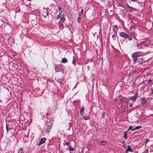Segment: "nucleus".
Wrapping results in <instances>:
<instances>
[{"label":"nucleus","mask_w":153,"mask_h":153,"mask_svg":"<svg viewBox=\"0 0 153 153\" xmlns=\"http://www.w3.org/2000/svg\"><path fill=\"white\" fill-rule=\"evenodd\" d=\"M110 12H111V13H113V12L112 10H110Z\"/></svg>","instance_id":"nucleus-34"},{"label":"nucleus","mask_w":153,"mask_h":153,"mask_svg":"<svg viewBox=\"0 0 153 153\" xmlns=\"http://www.w3.org/2000/svg\"><path fill=\"white\" fill-rule=\"evenodd\" d=\"M45 138H42L39 142L38 145L40 146L41 144L44 143L45 141Z\"/></svg>","instance_id":"nucleus-7"},{"label":"nucleus","mask_w":153,"mask_h":153,"mask_svg":"<svg viewBox=\"0 0 153 153\" xmlns=\"http://www.w3.org/2000/svg\"><path fill=\"white\" fill-rule=\"evenodd\" d=\"M127 38L128 39V40L129 41H131L132 39V38L129 36V35L128 38Z\"/></svg>","instance_id":"nucleus-25"},{"label":"nucleus","mask_w":153,"mask_h":153,"mask_svg":"<svg viewBox=\"0 0 153 153\" xmlns=\"http://www.w3.org/2000/svg\"><path fill=\"white\" fill-rule=\"evenodd\" d=\"M123 143H124V141L123 142Z\"/></svg>","instance_id":"nucleus-41"},{"label":"nucleus","mask_w":153,"mask_h":153,"mask_svg":"<svg viewBox=\"0 0 153 153\" xmlns=\"http://www.w3.org/2000/svg\"><path fill=\"white\" fill-rule=\"evenodd\" d=\"M61 15L60 13V15H58L57 16V19H59V18H61Z\"/></svg>","instance_id":"nucleus-22"},{"label":"nucleus","mask_w":153,"mask_h":153,"mask_svg":"<svg viewBox=\"0 0 153 153\" xmlns=\"http://www.w3.org/2000/svg\"><path fill=\"white\" fill-rule=\"evenodd\" d=\"M56 71H57V69L56 68Z\"/></svg>","instance_id":"nucleus-39"},{"label":"nucleus","mask_w":153,"mask_h":153,"mask_svg":"<svg viewBox=\"0 0 153 153\" xmlns=\"http://www.w3.org/2000/svg\"><path fill=\"white\" fill-rule=\"evenodd\" d=\"M83 10H81V12L80 13H79L78 15H79V16L80 17V16H81V14H82V13H83Z\"/></svg>","instance_id":"nucleus-20"},{"label":"nucleus","mask_w":153,"mask_h":153,"mask_svg":"<svg viewBox=\"0 0 153 153\" xmlns=\"http://www.w3.org/2000/svg\"><path fill=\"white\" fill-rule=\"evenodd\" d=\"M127 148L125 152L126 153H127L128 151L133 152V150L131 148L130 146H127Z\"/></svg>","instance_id":"nucleus-6"},{"label":"nucleus","mask_w":153,"mask_h":153,"mask_svg":"<svg viewBox=\"0 0 153 153\" xmlns=\"http://www.w3.org/2000/svg\"><path fill=\"white\" fill-rule=\"evenodd\" d=\"M68 60L67 59L65 58H64L62 59V63H65L67 62Z\"/></svg>","instance_id":"nucleus-11"},{"label":"nucleus","mask_w":153,"mask_h":153,"mask_svg":"<svg viewBox=\"0 0 153 153\" xmlns=\"http://www.w3.org/2000/svg\"><path fill=\"white\" fill-rule=\"evenodd\" d=\"M62 23H61V22H60L59 25V28L61 30L63 28V24H62Z\"/></svg>","instance_id":"nucleus-12"},{"label":"nucleus","mask_w":153,"mask_h":153,"mask_svg":"<svg viewBox=\"0 0 153 153\" xmlns=\"http://www.w3.org/2000/svg\"><path fill=\"white\" fill-rule=\"evenodd\" d=\"M132 126H129V128H128V131L129 130L132 129Z\"/></svg>","instance_id":"nucleus-23"},{"label":"nucleus","mask_w":153,"mask_h":153,"mask_svg":"<svg viewBox=\"0 0 153 153\" xmlns=\"http://www.w3.org/2000/svg\"><path fill=\"white\" fill-rule=\"evenodd\" d=\"M151 94H153V88L151 89Z\"/></svg>","instance_id":"nucleus-27"},{"label":"nucleus","mask_w":153,"mask_h":153,"mask_svg":"<svg viewBox=\"0 0 153 153\" xmlns=\"http://www.w3.org/2000/svg\"><path fill=\"white\" fill-rule=\"evenodd\" d=\"M133 105V103H131L129 104V106L130 107H131Z\"/></svg>","instance_id":"nucleus-28"},{"label":"nucleus","mask_w":153,"mask_h":153,"mask_svg":"<svg viewBox=\"0 0 153 153\" xmlns=\"http://www.w3.org/2000/svg\"><path fill=\"white\" fill-rule=\"evenodd\" d=\"M114 36H115L114 35H112V38H114Z\"/></svg>","instance_id":"nucleus-32"},{"label":"nucleus","mask_w":153,"mask_h":153,"mask_svg":"<svg viewBox=\"0 0 153 153\" xmlns=\"http://www.w3.org/2000/svg\"><path fill=\"white\" fill-rule=\"evenodd\" d=\"M59 10H60V9H61V8H60V7H59Z\"/></svg>","instance_id":"nucleus-37"},{"label":"nucleus","mask_w":153,"mask_h":153,"mask_svg":"<svg viewBox=\"0 0 153 153\" xmlns=\"http://www.w3.org/2000/svg\"><path fill=\"white\" fill-rule=\"evenodd\" d=\"M149 139H146V141H145V143H145V145H146V144H147V143L149 141Z\"/></svg>","instance_id":"nucleus-21"},{"label":"nucleus","mask_w":153,"mask_h":153,"mask_svg":"<svg viewBox=\"0 0 153 153\" xmlns=\"http://www.w3.org/2000/svg\"><path fill=\"white\" fill-rule=\"evenodd\" d=\"M103 142H104V141H102L101 143V144H100V145H103V144L102 143H103Z\"/></svg>","instance_id":"nucleus-30"},{"label":"nucleus","mask_w":153,"mask_h":153,"mask_svg":"<svg viewBox=\"0 0 153 153\" xmlns=\"http://www.w3.org/2000/svg\"><path fill=\"white\" fill-rule=\"evenodd\" d=\"M143 59L142 58H139L137 60V62L139 64H142L143 63Z\"/></svg>","instance_id":"nucleus-10"},{"label":"nucleus","mask_w":153,"mask_h":153,"mask_svg":"<svg viewBox=\"0 0 153 153\" xmlns=\"http://www.w3.org/2000/svg\"><path fill=\"white\" fill-rule=\"evenodd\" d=\"M84 111V108L82 107L80 110V113L82 117L85 120H88L89 119V116L88 115L87 116H84L83 113V111Z\"/></svg>","instance_id":"nucleus-2"},{"label":"nucleus","mask_w":153,"mask_h":153,"mask_svg":"<svg viewBox=\"0 0 153 153\" xmlns=\"http://www.w3.org/2000/svg\"><path fill=\"white\" fill-rule=\"evenodd\" d=\"M152 81V80L151 79L146 80V82L147 83L149 84H151Z\"/></svg>","instance_id":"nucleus-14"},{"label":"nucleus","mask_w":153,"mask_h":153,"mask_svg":"<svg viewBox=\"0 0 153 153\" xmlns=\"http://www.w3.org/2000/svg\"><path fill=\"white\" fill-rule=\"evenodd\" d=\"M65 19V16L63 14L62 17H61L60 22L61 23H63Z\"/></svg>","instance_id":"nucleus-9"},{"label":"nucleus","mask_w":153,"mask_h":153,"mask_svg":"<svg viewBox=\"0 0 153 153\" xmlns=\"http://www.w3.org/2000/svg\"><path fill=\"white\" fill-rule=\"evenodd\" d=\"M127 131H125L124 132V137L126 139L127 138Z\"/></svg>","instance_id":"nucleus-15"},{"label":"nucleus","mask_w":153,"mask_h":153,"mask_svg":"<svg viewBox=\"0 0 153 153\" xmlns=\"http://www.w3.org/2000/svg\"><path fill=\"white\" fill-rule=\"evenodd\" d=\"M101 26H102V25L101 24V25H100L101 27Z\"/></svg>","instance_id":"nucleus-40"},{"label":"nucleus","mask_w":153,"mask_h":153,"mask_svg":"<svg viewBox=\"0 0 153 153\" xmlns=\"http://www.w3.org/2000/svg\"><path fill=\"white\" fill-rule=\"evenodd\" d=\"M138 94L137 93H136L134 95V96L131 97H130L129 100H130L133 101V102H134L136 100Z\"/></svg>","instance_id":"nucleus-5"},{"label":"nucleus","mask_w":153,"mask_h":153,"mask_svg":"<svg viewBox=\"0 0 153 153\" xmlns=\"http://www.w3.org/2000/svg\"><path fill=\"white\" fill-rule=\"evenodd\" d=\"M136 129H135V128H133L132 129V131H134L135 130H136Z\"/></svg>","instance_id":"nucleus-31"},{"label":"nucleus","mask_w":153,"mask_h":153,"mask_svg":"<svg viewBox=\"0 0 153 153\" xmlns=\"http://www.w3.org/2000/svg\"><path fill=\"white\" fill-rule=\"evenodd\" d=\"M6 130H7V132H8V128L7 125H6Z\"/></svg>","instance_id":"nucleus-29"},{"label":"nucleus","mask_w":153,"mask_h":153,"mask_svg":"<svg viewBox=\"0 0 153 153\" xmlns=\"http://www.w3.org/2000/svg\"><path fill=\"white\" fill-rule=\"evenodd\" d=\"M49 14H48V12H46V15H47V16H48V15Z\"/></svg>","instance_id":"nucleus-33"},{"label":"nucleus","mask_w":153,"mask_h":153,"mask_svg":"<svg viewBox=\"0 0 153 153\" xmlns=\"http://www.w3.org/2000/svg\"><path fill=\"white\" fill-rule=\"evenodd\" d=\"M65 143L68 146L69 145V142H68V141L66 142H65Z\"/></svg>","instance_id":"nucleus-26"},{"label":"nucleus","mask_w":153,"mask_h":153,"mask_svg":"<svg viewBox=\"0 0 153 153\" xmlns=\"http://www.w3.org/2000/svg\"><path fill=\"white\" fill-rule=\"evenodd\" d=\"M141 104L143 106L146 103V100L144 98L140 99Z\"/></svg>","instance_id":"nucleus-8"},{"label":"nucleus","mask_w":153,"mask_h":153,"mask_svg":"<svg viewBox=\"0 0 153 153\" xmlns=\"http://www.w3.org/2000/svg\"><path fill=\"white\" fill-rule=\"evenodd\" d=\"M105 115V112L103 113H102V115L101 117V118H103L104 117Z\"/></svg>","instance_id":"nucleus-19"},{"label":"nucleus","mask_w":153,"mask_h":153,"mask_svg":"<svg viewBox=\"0 0 153 153\" xmlns=\"http://www.w3.org/2000/svg\"><path fill=\"white\" fill-rule=\"evenodd\" d=\"M152 28V27H149V29H151Z\"/></svg>","instance_id":"nucleus-36"},{"label":"nucleus","mask_w":153,"mask_h":153,"mask_svg":"<svg viewBox=\"0 0 153 153\" xmlns=\"http://www.w3.org/2000/svg\"><path fill=\"white\" fill-rule=\"evenodd\" d=\"M52 125L51 123H47L46 124L45 126V129H46V131L48 132H49L50 130V129L51 128Z\"/></svg>","instance_id":"nucleus-3"},{"label":"nucleus","mask_w":153,"mask_h":153,"mask_svg":"<svg viewBox=\"0 0 153 153\" xmlns=\"http://www.w3.org/2000/svg\"><path fill=\"white\" fill-rule=\"evenodd\" d=\"M132 1H135V0H131Z\"/></svg>","instance_id":"nucleus-35"},{"label":"nucleus","mask_w":153,"mask_h":153,"mask_svg":"<svg viewBox=\"0 0 153 153\" xmlns=\"http://www.w3.org/2000/svg\"><path fill=\"white\" fill-rule=\"evenodd\" d=\"M123 146H124V147L125 148H126V146H125L124 145Z\"/></svg>","instance_id":"nucleus-38"},{"label":"nucleus","mask_w":153,"mask_h":153,"mask_svg":"<svg viewBox=\"0 0 153 153\" xmlns=\"http://www.w3.org/2000/svg\"><path fill=\"white\" fill-rule=\"evenodd\" d=\"M141 54L139 51H137L131 55V57L132 59V61L134 64H135L138 58L141 56Z\"/></svg>","instance_id":"nucleus-1"},{"label":"nucleus","mask_w":153,"mask_h":153,"mask_svg":"<svg viewBox=\"0 0 153 153\" xmlns=\"http://www.w3.org/2000/svg\"><path fill=\"white\" fill-rule=\"evenodd\" d=\"M76 62V59L74 56H73V59L72 63L73 64L75 65Z\"/></svg>","instance_id":"nucleus-13"},{"label":"nucleus","mask_w":153,"mask_h":153,"mask_svg":"<svg viewBox=\"0 0 153 153\" xmlns=\"http://www.w3.org/2000/svg\"><path fill=\"white\" fill-rule=\"evenodd\" d=\"M80 20H81V18H80V17L79 16V17L78 18V19H77V22H79L80 21Z\"/></svg>","instance_id":"nucleus-24"},{"label":"nucleus","mask_w":153,"mask_h":153,"mask_svg":"<svg viewBox=\"0 0 153 153\" xmlns=\"http://www.w3.org/2000/svg\"><path fill=\"white\" fill-rule=\"evenodd\" d=\"M69 150L71 151H73L74 150V148L72 147H71L70 146H69Z\"/></svg>","instance_id":"nucleus-18"},{"label":"nucleus","mask_w":153,"mask_h":153,"mask_svg":"<svg viewBox=\"0 0 153 153\" xmlns=\"http://www.w3.org/2000/svg\"><path fill=\"white\" fill-rule=\"evenodd\" d=\"M120 36L125 39H127V38H128L129 35L124 32H121L119 34Z\"/></svg>","instance_id":"nucleus-4"},{"label":"nucleus","mask_w":153,"mask_h":153,"mask_svg":"<svg viewBox=\"0 0 153 153\" xmlns=\"http://www.w3.org/2000/svg\"><path fill=\"white\" fill-rule=\"evenodd\" d=\"M141 127V126H137L135 128L136 130H137L140 128Z\"/></svg>","instance_id":"nucleus-17"},{"label":"nucleus","mask_w":153,"mask_h":153,"mask_svg":"<svg viewBox=\"0 0 153 153\" xmlns=\"http://www.w3.org/2000/svg\"><path fill=\"white\" fill-rule=\"evenodd\" d=\"M18 153H24V152L23 151V149H21L20 150H19L18 151Z\"/></svg>","instance_id":"nucleus-16"}]
</instances>
